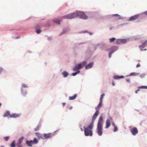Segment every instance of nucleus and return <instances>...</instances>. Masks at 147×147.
<instances>
[{"instance_id": "f257e3e1", "label": "nucleus", "mask_w": 147, "mask_h": 147, "mask_svg": "<svg viewBox=\"0 0 147 147\" xmlns=\"http://www.w3.org/2000/svg\"><path fill=\"white\" fill-rule=\"evenodd\" d=\"M79 16L80 17L83 19H88V16L86 15L83 11H77L73 13L69 14L64 16L63 18L64 19H71Z\"/></svg>"}, {"instance_id": "f03ea898", "label": "nucleus", "mask_w": 147, "mask_h": 147, "mask_svg": "<svg viewBox=\"0 0 147 147\" xmlns=\"http://www.w3.org/2000/svg\"><path fill=\"white\" fill-rule=\"evenodd\" d=\"M103 118L102 115H100L98 121L96 129L97 133L99 136H101L103 134Z\"/></svg>"}, {"instance_id": "7ed1b4c3", "label": "nucleus", "mask_w": 147, "mask_h": 147, "mask_svg": "<svg viewBox=\"0 0 147 147\" xmlns=\"http://www.w3.org/2000/svg\"><path fill=\"white\" fill-rule=\"evenodd\" d=\"M86 64H87V62L86 61H83L79 64L76 65L73 68V70L74 71H76V72L77 74L80 72V71L79 70L84 67Z\"/></svg>"}, {"instance_id": "20e7f679", "label": "nucleus", "mask_w": 147, "mask_h": 147, "mask_svg": "<svg viewBox=\"0 0 147 147\" xmlns=\"http://www.w3.org/2000/svg\"><path fill=\"white\" fill-rule=\"evenodd\" d=\"M86 64H87V62L86 61H83L79 64L76 65L73 68V70L74 71H76V72L77 74L80 72V71L79 70L84 67Z\"/></svg>"}, {"instance_id": "39448f33", "label": "nucleus", "mask_w": 147, "mask_h": 147, "mask_svg": "<svg viewBox=\"0 0 147 147\" xmlns=\"http://www.w3.org/2000/svg\"><path fill=\"white\" fill-rule=\"evenodd\" d=\"M21 93L22 96H26L27 93V89L28 86L27 84L22 83L21 84Z\"/></svg>"}, {"instance_id": "423d86ee", "label": "nucleus", "mask_w": 147, "mask_h": 147, "mask_svg": "<svg viewBox=\"0 0 147 147\" xmlns=\"http://www.w3.org/2000/svg\"><path fill=\"white\" fill-rule=\"evenodd\" d=\"M96 45L94 46L93 45H92L89 46L88 48L87 52L89 54L90 57L93 54L94 51L96 49Z\"/></svg>"}, {"instance_id": "0eeeda50", "label": "nucleus", "mask_w": 147, "mask_h": 147, "mask_svg": "<svg viewBox=\"0 0 147 147\" xmlns=\"http://www.w3.org/2000/svg\"><path fill=\"white\" fill-rule=\"evenodd\" d=\"M96 48L99 47V48L101 50L108 51V49H106V45L105 43L101 42L96 44L95 45Z\"/></svg>"}, {"instance_id": "6e6552de", "label": "nucleus", "mask_w": 147, "mask_h": 147, "mask_svg": "<svg viewBox=\"0 0 147 147\" xmlns=\"http://www.w3.org/2000/svg\"><path fill=\"white\" fill-rule=\"evenodd\" d=\"M83 127L84 129V133L86 136H92V132L91 130L87 129V128H86L84 126Z\"/></svg>"}, {"instance_id": "1a4fd4ad", "label": "nucleus", "mask_w": 147, "mask_h": 147, "mask_svg": "<svg viewBox=\"0 0 147 147\" xmlns=\"http://www.w3.org/2000/svg\"><path fill=\"white\" fill-rule=\"evenodd\" d=\"M127 42V40L126 39H118L116 41V44L120 45L126 43Z\"/></svg>"}, {"instance_id": "9d476101", "label": "nucleus", "mask_w": 147, "mask_h": 147, "mask_svg": "<svg viewBox=\"0 0 147 147\" xmlns=\"http://www.w3.org/2000/svg\"><path fill=\"white\" fill-rule=\"evenodd\" d=\"M112 120H113V119L112 117L111 116H109L106 121V126L105 127V128H108L110 126V121Z\"/></svg>"}, {"instance_id": "9b49d317", "label": "nucleus", "mask_w": 147, "mask_h": 147, "mask_svg": "<svg viewBox=\"0 0 147 147\" xmlns=\"http://www.w3.org/2000/svg\"><path fill=\"white\" fill-rule=\"evenodd\" d=\"M141 16V14H137L130 17L128 20V21H132L138 19L140 16Z\"/></svg>"}, {"instance_id": "f8f14e48", "label": "nucleus", "mask_w": 147, "mask_h": 147, "mask_svg": "<svg viewBox=\"0 0 147 147\" xmlns=\"http://www.w3.org/2000/svg\"><path fill=\"white\" fill-rule=\"evenodd\" d=\"M130 131L133 136H135L138 133V130L136 127H134L130 129Z\"/></svg>"}, {"instance_id": "ddd939ff", "label": "nucleus", "mask_w": 147, "mask_h": 147, "mask_svg": "<svg viewBox=\"0 0 147 147\" xmlns=\"http://www.w3.org/2000/svg\"><path fill=\"white\" fill-rule=\"evenodd\" d=\"M99 114V110L96 111L94 113V114L92 117V121L94 122L96 118L98 116Z\"/></svg>"}, {"instance_id": "4468645a", "label": "nucleus", "mask_w": 147, "mask_h": 147, "mask_svg": "<svg viewBox=\"0 0 147 147\" xmlns=\"http://www.w3.org/2000/svg\"><path fill=\"white\" fill-rule=\"evenodd\" d=\"M54 135V134H52L51 133H49L48 134L44 133L43 134V137L45 139H49L52 137Z\"/></svg>"}, {"instance_id": "2eb2a0df", "label": "nucleus", "mask_w": 147, "mask_h": 147, "mask_svg": "<svg viewBox=\"0 0 147 147\" xmlns=\"http://www.w3.org/2000/svg\"><path fill=\"white\" fill-rule=\"evenodd\" d=\"M114 17H118V19H123V18L120 17V16L117 14H112V15H110L108 16V17L109 18H113Z\"/></svg>"}, {"instance_id": "dca6fc26", "label": "nucleus", "mask_w": 147, "mask_h": 147, "mask_svg": "<svg viewBox=\"0 0 147 147\" xmlns=\"http://www.w3.org/2000/svg\"><path fill=\"white\" fill-rule=\"evenodd\" d=\"M118 49V47L117 46H113L111 47L110 49H107L108 51L110 50L111 52H113V53L116 51Z\"/></svg>"}, {"instance_id": "f3484780", "label": "nucleus", "mask_w": 147, "mask_h": 147, "mask_svg": "<svg viewBox=\"0 0 147 147\" xmlns=\"http://www.w3.org/2000/svg\"><path fill=\"white\" fill-rule=\"evenodd\" d=\"M94 65V63L93 62H90L88 64H86L85 65V68L86 69H88L91 68Z\"/></svg>"}, {"instance_id": "a211bd4d", "label": "nucleus", "mask_w": 147, "mask_h": 147, "mask_svg": "<svg viewBox=\"0 0 147 147\" xmlns=\"http://www.w3.org/2000/svg\"><path fill=\"white\" fill-rule=\"evenodd\" d=\"M26 143L28 147L32 146V144H33L32 140H30V141L28 140H26Z\"/></svg>"}, {"instance_id": "6ab92c4d", "label": "nucleus", "mask_w": 147, "mask_h": 147, "mask_svg": "<svg viewBox=\"0 0 147 147\" xmlns=\"http://www.w3.org/2000/svg\"><path fill=\"white\" fill-rule=\"evenodd\" d=\"M94 123V122L92 121L90 125L87 126V127H86V128H87L88 129H89L90 130L92 129L93 127Z\"/></svg>"}, {"instance_id": "aec40b11", "label": "nucleus", "mask_w": 147, "mask_h": 147, "mask_svg": "<svg viewBox=\"0 0 147 147\" xmlns=\"http://www.w3.org/2000/svg\"><path fill=\"white\" fill-rule=\"evenodd\" d=\"M35 134L36 135V136L38 137V138L39 140H40V138L43 139L42 134H40L39 132H36Z\"/></svg>"}, {"instance_id": "412c9836", "label": "nucleus", "mask_w": 147, "mask_h": 147, "mask_svg": "<svg viewBox=\"0 0 147 147\" xmlns=\"http://www.w3.org/2000/svg\"><path fill=\"white\" fill-rule=\"evenodd\" d=\"M20 116V115L18 114L13 113L10 115V117L11 118H16L18 117H19Z\"/></svg>"}, {"instance_id": "4be33fe9", "label": "nucleus", "mask_w": 147, "mask_h": 147, "mask_svg": "<svg viewBox=\"0 0 147 147\" xmlns=\"http://www.w3.org/2000/svg\"><path fill=\"white\" fill-rule=\"evenodd\" d=\"M147 40L145 41L144 42L142 43V45H140L139 47L140 48H144L147 45Z\"/></svg>"}, {"instance_id": "5701e85b", "label": "nucleus", "mask_w": 147, "mask_h": 147, "mask_svg": "<svg viewBox=\"0 0 147 147\" xmlns=\"http://www.w3.org/2000/svg\"><path fill=\"white\" fill-rule=\"evenodd\" d=\"M61 74L64 78H66L68 76L69 74L66 71H65L62 72Z\"/></svg>"}, {"instance_id": "b1692460", "label": "nucleus", "mask_w": 147, "mask_h": 147, "mask_svg": "<svg viewBox=\"0 0 147 147\" xmlns=\"http://www.w3.org/2000/svg\"><path fill=\"white\" fill-rule=\"evenodd\" d=\"M102 102L100 101L97 107L95 108L96 111L99 110V109L102 106Z\"/></svg>"}, {"instance_id": "393cba45", "label": "nucleus", "mask_w": 147, "mask_h": 147, "mask_svg": "<svg viewBox=\"0 0 147 147\" xmlns=\"http://www.w3.org/2000/svg\"><path fill=\"white\" fill-rule=\"evenodd\" d=\"M10 112L9 111H7L6 112L4 113L3 114V116L4 117H8L9 116H10Z\"/></svg>"}, {"instance_id": "a878e982", "label": "nucleus", "mask_w": 147, "mask_h": 147, "mask_svg": "<svg viewBox=\"0 0 147 147\" xmlns=\"http://www.w3.org/2000/svg\"><path fill=\"white\" fill-rule=\"evenodd\" d=\"M77 96V95L75 94L73 96H70L69 97V99L70 100H72L75 99Z\"/></svg>"}, {"instance_id": "bb28decb", "label": "nucleus", "mask_w": 147, "mask_h": 147, "mask_svg": "<svg viewBox=\"0 0 147 147\" xmlns=\"http://www.w3.org/2000/svg\"><path fill=\"white\" fill-rule=\"evenodd\" d=\"M144 15L147 16V11H146L144 12L141 13V16L142 18L144 17Z\"/></svg>"}, {"instance_id": "cd10ccee", "label": "nucleus", "mask_w": 147, "mask_h": 147, "mask_svg": "<svg viewBox=\"0 0 147 147\" xmlns=\"http://www.w3.org/2000/svg\"><path fill=\"white\" fill-rule=\"evenodd\" d=\"M32 142L33 144H36L38 143V140L36 138H34L33 140H32Z\"/></svg>"}, {"instance_id": "c85d7f7f", "label": "nucleus", "mask_w": 147, "mask_h": 147, "mask_svg": "<svg viewBox=\"0 0 147 147\" xmlns=\"http://www.w3.org/2000/svg\"><path fill=\"white\" fill-rule=\"evenodd\" d=\"M139 74V73H136L135 72H132L131 73L128 75L129 76H138Z\"/></svg>"}, {"instance_id": "c756f323", "label": "nucleus", "mask_w": 147, "mask_h": 147, "mask_svg": "<svg viewBox=\"0 0 147 147\" xmlns=\"http://www.w3.org/2000/svg\"><path fill=\"white\" fill-rule=\"evenodd\" d=\"M24 138L23 136L21 137L18 140V143H20V144H21L23 140L24 139Z\"/></svg>"}, {"instance_id": "7c9ffc66", "label": "nucleus", "mask_w": 147, "mask_h": 147, "mask_svg": "<svg viewBox=\"0 0 147 147\" xmlns=\"http://www.w3.org/2000/svg\"><path fill=\"white\" fill-rule=\"evenodd\" d=\"M127 24H128V23H123V24H119L118 26V28H119L121 27H123V26H124L126 25Z\"/></svg>"}, {"instance_id": "2f4dec72", "label": "nucleus", "mask_w": 147, "mask_h": 147, "mask_svg": "<svg viewBox=\"0 0 147 147\" xmlns=\"http://www.w3.org/2000/svg\"><path fill=\"white\" fill-rule=\"evenodd\" d=\"M16 146V145L15 144V141L13 140L11 144L10 145V146L11 147H15Z\"/></svg>"}, {"instance_id": "473e14b6", "label": "nucleus", "mask_w": 147, "mask_h": 147, "mask_svg": "<svg viewBox=\"0 0 147 147\" xmlns=\"http://www.w3.org/2000/svg\"><path fill=\"white\" fill-rule=\"evenodd\" d=\"M116 40V38L114 37H113L109 39V42H113Z\"/></svg>"}, {"instance_id": "72a5a7b5", "label": "nucleus", "mask_w": 147, "mask_h": 147, "mask_svg": "<svg viewBox=\"0 0 147 147\" xmlns=\"http://www.w3.org/2000/svg\"><path fill=\"white\" fill-rule=\"evenodd\" d=\"M86 43V42H78L76 43V45L77 47H78L79 45H82L83 44H85Z\"/></svg>"}, {"instance_id": "f704fd0d", "label": "nucleus", "mask_w": 147, "mask_h": 147, "mask_svg": "<svg viewBox=\"0 0 147 147\" xmlns=\"http://www.w3.org/2000/svg\"><path fill=\"white\" fill-rule=\"evenodd\" d=\"M54 22L58 24H60L61 20L59 19H57L54 21Z\"/></svg>"}, {"instance_id": "c9c22d12", "label": "nucleus", "mask_w": 147, "mask_h": 147, "mask_svg": "<svg viewBox=\"0 0 147 147\" xmlns=\"http://www.w3.org/2000/svg\"><path fill=\"white\" fill-rule=\"evenodd\" d=\"M105 94H102L100 96V101L102 102V99L103 98V97L105 96Z\"/></svg>"}, {"instance_id": "e433bc0d", "label": "nucleus", "mask_w": 147, "mask_h": 147, "mask_svg": "<svg viewBox=\"0 0 147 147\" xmlns=\"http://www.w3.org/2000/svg\"><path fill=\"white\" fill-rule=\"evenodd\" d=\"M41 126L40 125H38L34 129V130L35 131H38L39 129V128Z\"/></svg>"}, {"instance_id": "4c0bfd02", "label": "nucleus", "mask_w": 147, "mask_h": 147, "mask_svg": "<svg viewBox=\"0 0 147 147\" xmlns=\"http://www.w3.org/2000/svg\"><path fill=\"white\" fill-rule=\"evenodd\" d=\"M67 32V30L66 29L63 30L62 32L60 34V35L61 36L62 35L65 34Z\"/></svg>"}, {"instance_id": "58836bf2", "label": "nucleus", "mask_w": 147, "mask_h": 147, "mask_svg": "<svg viewBox=\"0 0 147 147\" xmlns=\"http://www.w3.org/2000/svg\"><path fill=\"white\" fill-rule=\"evenodd\" d=\"M139 89H147V86H139L138 87Z\"/></svg>"}, {"instance_id": "ea45409f", "label": "nucleus", "mask_w": 147, "mask_h": 147, "mask_svg": "<svg viewBox=\"0 0 147 147\" xmlns=\"http://www.w3.org/2000/svg\"><path fill=\"white\" fill-rule=\"evenodd\" d=\"M9 138V136H7L6 137H4L3 138L4 140L6 141H7Z\"/></svg>"}, {"instance_id": "a19ab883", "label": "nucleus", "mask_w": 147, "mask_h": 147, "mask_svg": "<svg viewBox=\"0 0 147 147\" xmlns=\"http://www.w3.org/2000/svg\"><path fill=\"white\" fill-rule=\"evenodd\" d=\"M36 29V33L38 34H39L41 32V30L40 29Z\"/></svg>"}, {"instance_id": "79ce46f5", "label": "nucleus", "mask_w": 147, "mask_h": 147, "mask_svg": "<svg viewBox=\"0 0 147 147\" xmlns=\"http://www.w3.org/2000/svg\"><path fill=\"white\" fill-rule=\"evenodd\" d=\"M113 78L115 80H117L119 79V76L118 75H116L113 77Z\"/></svg>"}, {"instance_id": "37998d69", "label": "nucleus", "mask_w": 147, "mask_h": 147, "mask_svg": "<svg viewBox=\"0 0 147 147\" xmlns=\"http://www.w3.org/2000/svg\"><path fill=\"white\" fill-rule=\"evenodd\" d=\"M145 75H146V74L145 73H143L141 74L140 75V76L141 78H143L145 77Z\"/></svg>"}, {"instance_id": "c03bdc74", "label": "nucleus", "mask_w": 147, "mask_h": 147, "mask_svg": "<svg viewBox=\"0 0 147 147\" xmlns=\"http://www.w3.org/2000/svg\"><path fill=\"white\" fill-rule=\"evenodd\" d=\"M47 40L51 42L53 38L52 37H49L48 38Z\"/></svg>"}, {"instance_id": "a18cd8bd", "label": "nucleus", "mask_w": 147, "mask_h": 147, "mask_svg": "<svg viewBox=\"0 0 147 147\" xmlns=\"http://www.w3.org/2000/svg\"><path fill=\"white\" fill-rule=\"evenodd\" d=\"M3 70V68L2 67L0 66V75L1 74Z\"/></svg>"}, {"instance_id": "49530a36", "label": "nucleus", "mask_w": 147, "mask_h": 147, "mask_svg": "<svg viewBox=\"0 0 147 147\" xmlns=\"http://www.w3.org/2000/svg\"><path fill=\"white\" fill-rule=\"evenodd\" d=\"M113 53V52H111L110 51L109 53V58H110L111 57V55Z\"/></svg>"}, {"instance_id": "de8ad7c7", "label": "nucleus", "mask_w": 147, "mask_h": 147, "mask_svg": "<svg viewBox=\"0 0 147 147\" xmlns=\"http://www.w3.org/2000/svg\"><path fill=\"white\" fill-rule=\"evenodd\" d=\"M114 130H113L114 132H115L116 131H117L118 130V128L117 127L115 126L114 127Z\"/></svg>"}, {"instance_id": "09e8293b", "label": "nucleus", "mask_w": 147, "mask_h": 147, "mask_svg": "<svg viewBox=\"0 0 147 147\" xmlns=\"http://www.w3.org/2000/svg\"><path fill=\"white\" fill-rule=\"evenodd\" d=\"M137 38L136 36H133L131 37V39L133 40H136L137 39Z\"/></svg>"}, {"instance_id": "8fccbe9b", "label": "nucleus", "mask_w": 147, "mask_h": 147, "mask_svg": "<svg viewBox=\"0 0 147 147\" xmlns=\"http://www.w3.org/2000/svg\"><path fill=\"white\" fill-rule=\"evenodd\" d=\"M17 147H22V146L21 144H20V143H18L17 144Z\"/></svg>"}, {"instance_id": "3c124183", "label": "nucleus", "mask_w": 147, "mask_h": 147, "mask_svg": "<svg viewBox=\"0 0 147 147\" xmlns=\"http://www.w3.org/2000/svg\"><path fill=\"white\" fill-rule=\"evenodd\" d=\"M126 80L127 82H129V83H131V81L129 79H126Z\"/></svg>"}, {"instance_id": "603ef678", "label": "nucleus", "mask_w": 147, "mask_h": 147, "mask_svg": "<svg viewBox=\"0 0 147 147\" xmlns=\"http://www.w3.org/2000/svg\"><path fill=\"white\" fill-rule=\"evenodd\" d=\"M36 29H40V26L38 25H37L35 27Z\"/></svg>"}, {"instance_id": "864d4df0", "label": "nucleus", "mask_w": 147, "mask_h": 147, "mask_svg": "<svg viewBox=\"0 0 147 147\" xmlns=\"http://www.w3.org/2000/svg\"><path fill=\"white\" fill-rule=\"evenodd\" d=\"M143 48H140V49L141 51H145L146 50H147L146 49H143Z\"/></svg>"}, {"instance_id": "5fc2aeb1", "label": "nucleus", "mask_w": 147, "mask_h": 147, "mask_svg": "<svg viewBox=\"0 0 147 147\" xmlns=\"http://www.w3.org/2000/svg\"><path fill=\"white\" fill-rule=\"evenodd\" d=\"M72 75L73 76H75L77 75L76 72L72 73Z\"/></svg>"}, {"instance_id": "6e6d98bb", "label": "nucleus", "mask_w": 147, "mask_h": 147, "mask_svg": "<svg viewBox=\"0 0 147 147\" xmlns=\"http://www.w3.org/2000/svg\"><path fill=\"white\" fill-rule=\"evenodd\" d=\"M88 32L87 31L85 30L84 31L81 32L80 33H88Z\"/></svg>"}, {"instance_id": "4d7b16f0", "label": "nucleus", "mask_w": 147, "mask_h": 147, "mask_svg": "<svg viewBox=\"0 0 147 147\" xmlns=\"http://www.w3.org/2000/svg\"><path fill=\"white\" fill-rule=\"evenodd\" d=\"M140 66V65L139 63H138L136 65V67H138Z\"/></svg>"}, {"instance_id": "13d9d810", "label": "nucleus", "mask_w": 147, "mask_h": 147, "mask_svg": "<svg viewBox=\"0 0 147 147\" xmlns=\"http://www.w3.org/2000/svg\"><path fill=\"white\" fill-rule=\"evenodd\" d=\"M140 91V90L139 89H137V90H136V91H135V93H138V91Z\"/></svg>"}, {"instance_id": "bf43d9fd", "label": "nucleus", "mask_w": 147, "mask_h": 147, "mask_svg": "<svg viewBox=\"0 0 147 147\" xmlns=\"http://www.w3.org/2000/svg\"><path fill=\"white\" fill-rule=\"evenodd\" d=\"M119 79L123 78H124V76H119Z\"/></svg>"}, {"instance_id": "052dcab7", "label": "nucleus", "mask_w": 147, "mask_h": 147, "mask_svg": "<svg viewBox=\"0 0 147 147\" xmlns=\"http://www.w3.org/2000/svg\"><path fill=\"white\" fill-rule=\"evenodd\" d=\"M112 125L114 127L116 126L114 122L112 123Z\"/></svg>"}, {"instance_id": "680f3d73", "label": "nucleus", "mask_w": 147, "mask_h": 147, "mask_svg": "<svg viewBox=\"0 0 147 147\" xmlns=\"http://www.w3.org/2000/svg\"><path fill=\"white\" fill-rule=\"evenodd\" d=\"M112 85L113 86H115V83L113 81V82H112Z\"/></svg>"}, {"instance_id": "e2e57ef3", "label": "nucleus", "mask_w": 147, "mask_h": 147, "mask_svg": "<svg viewBox=\"0 0 147 147\" xmlns=\"http://www.w3.org/2000/svg\"><path fill=\"white\" fill-rule=\"evenodd\" d=\"M62 105L63 107L65 105V102H63L62 103Z\"/></svg>"}, {"instance_id": "0e129e2a", "label": "nucleus", "mask_w": 147, "mask_h": 147, "mask_svg": "<svg viewBox=\"0 0 147 147\" xmlns=\"http://www.w3.org/2000/svg\"><path fill=\"white\" fill-rule=\"evenodd\" d=\"M113 27H110V28H109V30H111L113 29Z\"/></svg>"}, {"instance_id": "69168bd1", "label": "nucleus", "mask_w": 147, "mask_h": 147, "mask_svg": "<svg viewBox=\"0 0 147 147\" xmlns=\"http://www.w3.org/2000/svg\"><path fill=\"white\" fill-rule=\"evenodd\" d=\"M88 33H89V34L90 35H92V34L91 33V32H88Z\"/></svg>"}, {"instance_id": "338daca9", "label": "nucleus", "mask_w": 147, "mask_h": 147, "mask_svg": "<svg viewBox=\"0 0 147 147\" xmlns=\"http://www.w3.org/2000/svg\"><path fill=\"white\" fill-rule=\"evenodd\" d=\"M72 108V107H70L69 108V109L70 110H71Z\"/></svg>"}, {"instance_id": "774afa93", "label": "nucleus", "mask_w": 147, "mask_h": 147, "mask_svg": "<svg viewBox=\"0 0 147 147\" xmlns=\"http://www.w3.org/2000/svg\"><path fill=\"white\" fill-rule=\"evenodd\" d=\"M81 130L82 131L83 129H82V128H81Z\"/></svg>"}]
</instances>
